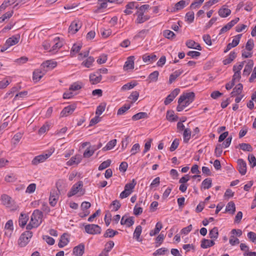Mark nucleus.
I'll use <instances>...</instances> for the list:
<instances>
[{
	"mask_svg": "<svg viewBox=\"0 0 256 256\" xmlns=\"http://www.w3.org/2000/svg\"><path fill=\"white\" fill-rule=\"evenodd\" d=\"M194 94L192 92L184 93L178 100V106L176 110L178 112L182 111L188 106L194 100Z\"/></svg>",
	"mask_w": 256,
	"mask_h": 256,
	"instance_id": "f257e3e1",
	"label": "nucleus"
},
{
	"mask_svg": "<svg viewBox=\"0 0 256 256\" xmlns=\"http://www.w3.org/2000/svg\"><path fill=\"white\" fill-rule=\"evenodd\" d=\"M42 218L43 214L42 212L38 210H34L31 215L30 221L26 226V229L30 230L37 228L42 224Z\"/></svg>",
	"mask_w": 256,
	"mask_h": 256,
	"instance_id": "f03ea898",
	"label": "nucleus"
},
{
	"mask_svg": "<svg viewBox=\"0 0 256 256\" xmlns=\"http://www.w3.org/2000/svg\"><path fill=\"white\" fill-rule=\"evenodd\" d=\"M0 200L4 205L12 210H16L18 208V206L14 200L7 194H2L0 197Z\"/></svg>",
	"mask_w": 256,
	"mask_h": 256,
	"instance_id": "7ed1b4c3",
	"label": "nucleus"
},
{
	"mask_svg": "<svg viewBox=\"0 0 256 256\" xmlns=\"http://www.w3.org/2000/svg\"><path fill=\"white\" fill-rule=\"evenodd\" d=\"M82 187L83 182L82 181H79L78 182L74 184L68 193V197H71L78 194H79L80 196L83 195L84 191L82 190Z\"/></svg>",
	"mask_w": 256,
	"mask_h": 256,
	"instance_id": "20e7f679",
	"label": "nucleus"
},
{
	"mask_svg": "<svg viewBox=\"0 0 256 256\" xmlns=\"http://www.w3.org/2000/svg\"><path fill=\"white\" fill-rule=\"evenodd\" d=\"M32 236V232L30 230L24 232L20 236L18 244L20 247H24L29 242Z\"/></svg>",
	"mask_w": 256,
	"mask_h": 256,
	"instance_id": "39448f33",
	"label": "nucleus"
},
{
	"mask_svg": "<svg viewBox=\"0 0 256 256\" xmlns=\"http://www.w3.org/2000/svg\"><path fill=\"white\" fill-rule=\"evenodd\" d=\"M54 152V149H50L48 150L47 153L35 156L32 161V165L36 166L38 164L44 162L48 159Z\"/></svg>",
	"mask_w": 256,
	"mask_h": 256,
	"instance_id": "423d86ee",
	"label": "nucleus"
},
{
	"mask_svg": "<svg viewBox=\"0 0 256 256\" xmlns=\"http://www.w3.org/2000/svg\"><path fill=\"white\" fill-rule=\"evenodd\" d=\"M85 232L90 234H98L101 233V228L98 224H88L84 226Z\"/></svg>",
	"mask_w": 256,
	"mask_h": 256,
	"instance_id": "0eeeda50",
	"label": "nucleus"
},
{
	"mask_svg": "<svg viewBox=\"0 0 256 256\" xmlns=\"http://www.w3.org/2000/svg\"><path fill=\"white\" fill-rule=\"evenodd\" d=\"M62 40L60 39L59 37H55L52 41H51L52 44V52H57L63 46Z\"/></svg>",
	"mask_w": 256,
	"mask_h": 256,
	"instance_id": "6e6552de",
	"label": "nucleus"
},
{
	"mask_svg": "<svg viewBox=\"0 0 256 256\" xmlns=\"http://www.w3.org/2000/svg\"><path fill=\"white\" fill-rule=\"evenodd\" d=\"M114 0H98V5L95 12L98 13L104 12V10L108 6V2H112Z\"/></svg>",
	"mask_w": 256,
	"mask_h": 256,
	"instance_id": "1a4fd4ad",
	"label": "nucleus"
},
{
	"mask_svg": "<svg viewBox=\"0 0 256 256\" xmlns=\"http://www.w3.org/2000/svg\"><path fill=\"white\" fill-rule=\"evenodd\" d=\"M190 0H181L176 2L171 10L172 12H177L184 8L190 4Z\"/></svg>",
	"mask_w": 256,
	"mask_h": 256,
	"instance_id": "9d476101",
	"label": "nucleus"
},
{
	"mask_svg": "<svg viewBox=\"0 0 256 256\" xmlns=\"http://www.w3.org/2000/svg\"><path fill=\"white\" fill-rule=\"evenodd\" d=\"M82 22L78 20L73 21L68 28V32L71 34H76L82 27Z\"/></svg>",
	"mask_w": 256,
	"mask_h": 256,
	"instance_id": "9b49d317",
	"label": "nucleus"
},
{
	"mask_svg": "<svg viewBox=\"0 0 256 256\" xmlns=\"http://www.w3.org/2000/svg\"><path fill=\"white\" fill-rule=\"evenodd\" d=\"M56 66L57 62H56L52 60H48L42 64L40 68L42 69L44 72H46L53 69Z\"/></svg>",
	"mask_w": 256,
	"mask_h": 256,
	"instance_id": "f8f14e48",
	"label": "nucleus"
},
{
	"mask_svg": "<svg viewBox=\"0 0 256 256\" xmlns=\"http://www.w3.org/2000/svg\"><path fill=\"white\" fill-rule=\"evenodd\" d=\"M14 229L13 222L12 220H8L4 226V234L8 237H10Z\"/></svg>",
	"mask_w": 256,
	"mask_h": 256,
	"instance_id": "ddd939ff",
	"label": "nucleus"
},
{
	"mask_svg": "<svg viewBox=\"0 0 256 256\" xmlns=\"http://www.w3.org/2000/svg\"><path fill=\"white\" fill-rule=\"evenodd\" d=\"M20 38V34L13 36L6 40L5 45L7 48L14 46L18 42Z\"/></svg>",
	"mask_w": 256,
	"mask_h": 256,
	"instance_id": "4468645a",
	"label": "nucleus"
},
{
	"mask_svg": "<svg viewBox=\"0 0 256 256\" xmlns=\"http://www.w3.org/2000/svg\"><path fill=\"white\" fill-rule=\"evenodd\" d=\"M238 169L242 175H244L246 172V164L242 159H238L237 162Z\"/></svg>",
	"mask_w": 256,
	"mask_h": 256,
	"instance_id": "2eb2a0df",
	"label": "nucleus"
},
{
	"mask_svg": "<svg viewBox=\"0 0 256 256\" xmlns=\"http://www.w3.org/2000/svg\"><path fill=\"white\" fill-rule=\"evenodd\" d=\"M134 56H130L127 58L126 62L124 66V69L125 70H128L134 68Z\"/></svg>",
	"mask_w": 256,
	"mask_h": 256,
	"instance_id": "dca6fc26",
	"label": "nucleus"
},
{
	"mask_svg": "<svg viewBox=\"0 0 256 256\" xmlns=\"http://www.w3.org/2000/svg\"><path fill=\"white\" fill-rule=\"evenodd\" d=\"M120 224L122 225H125L127 227H130L134 224V218L132 216H128L126 215L122 216Z\"/></svg>",
	"mask_w": 256,
	"mask_h": 256,
	"instance_id": "f3484780",
	"label": "nucleus"
},
{
	"mask_svg": "<svg viewBox=\"0 0 256 256\" xmlns=\"http://www.w3.org/2000/svg\"><path fill=\"white\" fill-rule=\"evenodd\" d=\"M102 79V75L98 72L91 74L90 75V80L92 84H95L99 83Z\"/></svg>",
	"mask_w": 256,
	"mask_h": 256,
	"instance_id": "a211bd4d",
	"label": "nucleus"
},
{
	"mask_svg": "<svg viewBox=\"0 0 256 256\" xmlns=\"http://www.w3.org/2000/svg\"><path fill=\"white\" fill-rule=\"evenodd\" d=\"M218 13L221 18H226L230 14L231 10L228 8L227 6L224 5L220 8Z\"/></svg>",
	"mask_w": 256,
	"mask_h": 256,
	"instance_id": "6ab92c4d",
	"label": "nucleus"
},
{
	"mask_svg": "<svg viewBox=\"0 0 256 256\" xmlns=\"http://www.w3.org/2000/svg\"><path fill=\"white\" fill-rule=\"evenodd\" d=\"M254 62L252 60H248L245 66L244 70H243L242 75L244 76H248L254 66Z\"/></svg>",
	"mask_w": 256,
	"mask_h": 256,
	"instance_id": "aec40b11",
	"label": "nucleus"
},
{
	"mask_svg": "<svg viewBox=\"0 0 256 256\" xmlns=\"http://www.w3.org/2000/svg\"><path fill=\"white\" fill-rule=\"evenodd\" d=\"M70 242L69 236L67 234H64L60 237L58 246L60 248H63L66 246Z\"/></svg>",
	"mask_w": 256,
	"mask_h": 256,
	"instance_id": "412c9836",
	"label": "nucleus"
},
{
	"mask_svg": "<svg viewBox=\"0 0 256 256\" xmlns=\"http://www.w3.org/2000/svg\"><path fill=\"white\" fill-rule=\"evenodd\" d=\"M58 198V195L56 191L52 190L50 192V196L49 198L50 204L52 206H54L56 203Z\"/></svg>",
	"mask_w": 256,
	"mask_h": 256,
	"instance_id": "4be33fe9",
	"label": "nucleus"
},
{
	"mask_svg": "<svg viewBox=\"0 0 256 256\" xmlns=\"http://www.w3.org/2000/svg\"><path fill=\"white\" fill-rule=\"evenodd\" d=\"M84 251V246L80 244L73 249V254L76 256H82Z\"/></svg>",
	"mask_w": 256,
	"mask_h": 256,
	"instance_id": "5701e85b",
	"label": "nucleus"
},
{
	"mask_svg": "<svg viewBox=\"0 0 256 256\" xmlns=\"http://www.w3.org/2000/svg\"><path fill=\"white\" fill-rule=\"evenodd\" d=\"M28 216L24 213L22 212L18 218V224L20 227L24 228L28 220Z\"/></svg>",
	"mask_w": 256,
	"mask_h": 256,
	"instance_id": "b1692460",
	"label": "nucleus"
},
{
	"mask_svg": "<svg viewBox=\"0 0 256 256\" xmlns=\"http://www.w3.org/2000/svg\"><path fill=\"white\" fill-rule=\"evenodd\" d=\"M75 110V107L74 106H68L64 108L60 112V116L64 117L67 116L72 114Z\"/></svg>",
	"mask_w": 256,
	"mask_h": 256,
	"instance_id": "393cba45",
	"label": "nucleus"
},
{
	"mask_svg": "<svg viewBox=\"0 0 256 256\" xmlns=\"http://www.w3.org/2000/svg\"><path fill=\"white\" fill-rule=\"evenodd\" d=\"M138 4L136 2H131L128 3L126 6V10H124V12L126 14H130L132 12V10L134 8H137Z\"/></svg>",
	"mask_w": 256,
	"mask_h": 256,
	"instance_id": "a878e982",
	"label": "nucleus"
},
{
	"mask_svg": "<svg viewBox=\"0 0 256 256\" xmlns=\"http://www.w3.org/2000/svg\"><path fill=\"white\" fill-rule=\"evenodd\" d=\"M82 160L81 156L80 154H76L70 158V159L66 162V164L71 166L74 164H78Z\"/></svg>",
	"mask_w": 256,
	"mask_h": 256,
	"instance_id": "bb28decb",
	"label": "nucleus"
},
{
	"mask_svg": "<svg viewBox=\"0 0 256 256\" xmlns=\"http://www.w3.org/2000/svg\"><path fill=\"white\" fill-rule=\"evenodd\" d=\"M44 72L42 69H37L33 72V80L36 82L39 81L43 76Z\"/></svg>",
	"mask_w": 256,
	"mask_h": 256,
	"instance_id": "cd10ccee",
	"label": "nucleus"
},
{
	"mask_svg": "<svg viewBox=\"0 0 256 256\" xmlns=\"http://www.w3.org/2000/svg\"><path fill=\"white\" fill-rule=\"evenodd\" d=\"M94 62V59L92 56H88L82 61L81 65L86 68H90L92 66Z\"/></svg>",
	"mask_w": 256,
	"mask_h": 256,
	"instance_id": "c85d7f7f",
	"label": "nucleus"
},
{
	"mask_svg": "<svg viewBox=\"0 0 256 256\" xmlns=\"http://www.w3.org/2000/svg\"><path fill=\"white\" fill-rule=\"evenodd\" d=\"M157 59V57L156 55L154 54H145L142 56V60L144 62L152 63L154 61H156Z\"/></svg>",
	"mask_w": 256,
	"mask_h": 256,
	"instance_id": "c756f323",
	"label": "nucleus"
},
{
	"mask_svg": "<svg viewBox=\"0 0 256 256\" xmlns=\"http://www.w3.org/2000/svg\"><path fill=\"white\" fill-rule=\"evenodd\" d=\"M186 46L190 48L196 49L199 50H202V47L198 43L192 40H188L186 42Z\"/></svg>",
	"mask_w": 256,
	"mask_h": 256,
	"instance_id": "7c9ffc66",
	"label": "nucleus"
},
{
	"mask_svg": "<svg viewBox=\"0 0 256 256\" xmlns=\"http://www.w3.org/2000/svg\"><path fill=\"white\" fill-rule=\"evenodd\" d=\"M158 72L156 70L154 71L149 74L146 80H148V82H156L158 80Z\"/></svg>",
	"mask_w": 256,
	"mask_h": 256,
	"instance_id": "2f4dec72",
	"label": "nucleus"
},
{
	"mask_svg": "<svg viewBox=\"0 0 256 256\" xmlns=\"http://www.w3.org/2000/svg\"><path fill=\"white\" fill-rule=\"evenodd\" d=\"M183 70H176L170 76L169 82L172 84L174 82L181 74H182Z\"/></svg>",
	"mask_w": 256,
	"mask_h": 256,
	"instance_id": "473e14b6",
	"label": "nucleus"
},
{
	"mask_svg": "<svg viewBox=\"0 0 256 256\" xmlns=\"http://www.w3.org/2000/svg\"><path fill=\"white\" fill-rule=\"evenodd\" d=\"M95 152V148L90 146L84 152V157L88 158L92 156Z\"/></svg>",
	"mask_w": 256,
	"mask_h": 256,
	"instance_id": "72a5a7b5",
	"label": "nucleus"
},
{
	"mask_svg": "<svg viewBox=\"0 0 256 256\" xmlns=\"http://www.w3.org/2000/svg\"><path fill=\"white\" fill-rule=\"evenodd\" d=\"M214 242L213 240H210L207 239H204L202 241L201 247L203 248H207L210 246H212L214 244Z\"/></svg>",
	"mask_w": 256,
	"mask_h": 256,
	"instance_id": "f704fd0d",
	"label": "nucleus"
},
{
	"mask_svg": "<svg viewBox=\"0 0 256 256\" xmlns=\"http://www.w3.org/2000/svg\"><path fill=\"white\" fill-rule=\"evenodd\" d=\"M236 54L235 52H231L228 57L223 60L224 64L226 65L231 63L236 58Z\"/></svg>",
	"mask_w": 256,
	"mask_h": 256,
	"instance_id": "c9c22d12",
	"label": "nucleus"
},
{
	"mask_svg": "<svg viewBox=\"0 0 256 256\" xmlns=\"http://www.w3.org/2000/svg\"><path fill=\"white\" fill-rule=\"evenodd\" d=\"M191 134L192 131L190 128H186V129H184L183 132L184 142L187 143L190 140Z\"/></svg>",
	"mask_w": 256,
	"mask_h": 256,
	"instance_id": "e433bc0d",
	"label": "nucleus"
},
{
	"mask_svg": "<svg viewBox=\"0 0 256 256\" xmlns=\"http://www.w3.org/2000/svg\"><path fill=\"white\" fill-rule=\"evenodd\" d=\"M162 226L160 222H158L156 224L155 228L152 230L150 232V235L151 236H154L159 233L160 231L162 228Z\"/></svg>",
	"mask_w": 256,
	"mask_h": 256,
	"instance_id": "4c0bfd02",
	"label": "nucleus"
},
{
	"mask_svg": "<svg viewBox=\"0 0 256 256\" xmlns=\"http://www.w3.org/2000/svg\"><path fill=\"white\" fill-rule=\"evenodd\" d=\"M185 21L188 24L192 23L194 18V14L192 11H190L186 13L185 16Z\"/></svg>",
	"mask_w": 256,
	"mask_h": 256,
	"instance_id": "58836bf2",
	"label": "nucleus"
},
{
	"mask_svg": "<svg viewBox=\"0 0 256 256\" xmlns=\"http://www.w3.org/2000/svg\"><path fill=\"white\" fill-rule=\"evenodd\" d=\"M16 0H4L0 6V11L4 10L8 6L14 4Z\"/></svg>",
	"mask_w": 256,
	"mask_h": 256,
	"instance_id": "ea45409f",
	"label": "nucleus"
},
{
	"mask_svg": "<svg viewBox=\"0 0 256 256\" xmlns=\"http://www.w3.org/2000/svg\"><path fill=\"white\" fill-rule=\"evenodd\" d=\"M116 144V140L114 139L108 142L106 146H104L102 150L104 151L112 150Z\"/></svg>",
	"mask_w": 256,
	"mask_h": 256,
	"instance_id": "a19ab883",
	"label": "nucleus"
},
{
	"mask_svg": "<svg viewBox=\"0 0 256 256\" xmlns=\"http://www.w3.org/2000/svg\"><path fill=\"white\" fill-rule=\"evenodd\" d=\"M148 117V114L144 112H138L132 116L133 120H138L142 118H146Z\"/></svg>",
	"mask_w": 256,
	"mask_h": 256,
	"instance_id": "79ce46f5",
	"label": "nucleus"
},
{
	"mask_svg": "<svg viewBox=\"0 0 256 256\" xmlns=\"http://www.w3.org/2000/svg\"><path fill=\"white\" fill-rule=\"evenodd\" d=\"M142 228L140 226H138L136 227L134 232V238L137 241L140 242L141 240L140 238V234L142 233Z\"/></svg>",
	"mask_w": 256,
	"mask_h": 256,
	"instance_id": "37998d69",
	"label": "nucleus"
},
{
	"mask_svg": "<svg viewBox=\"0 0 256 256\" xmlns=\"http://www.w3.org/2000/svg\"><path fill=\"white\" fill-rule=\"evenodd\" d=\"M242 88V85L241 84H239L236 85V87L233 89V90L231 93L232 96H234L238 94H241Z\"/></svg>",
	"mask_w": 256,
	"mask_h": 256,
	"instance_id": "c03bdc74",
	"label": "nucleus"
},
{
	"mask_svg": "<svg viewBox=\"0 0 256 256\" xmlns=\"http://www.w3.org/2000/svg\"><path fill=\"white\" fill-rule=\"evenodd\" d=\"M212 179L210 178H207L203 180L202 183V188L208 189L212 186Z\"/></svg>",
	"mask_w": 256,
	"mask_h": 256,
	"instance_id": "a18cd8bd",
	"label": "nucleus"
},
{
	"mask_svg": "<svg viewBox=\"0 0 256 256\" xmlns=\"http://www.w3.org/2000/svg\"><path fill=\"white\" fill-rule=\"evenodd\" d=\"M226 210L233 214L236 210L235 204L232 202H229L226 206Z\"/></svg>",
	"mask_w": 256,
	"mask_h": 256,
	"instance_id": "49530a36",
	"label": "nucleus"
},
{
	"mask_svg": "<svg viewBox=\"0 0 256 256\" xmlns=\"http://www.w3.org/2000/svg\"><path fill=\"white\" fill-rule=\"evenodd\" d=\"M166 118L170 122H174L177 119V117L175 116L174 112L172 110L167 111Z\"/></svg>",
	"mask_w": 256,
	"mask_h": 256,
	"instance_id": "de8ad7c7",
	"label": "nucleus"
},
{
	"mask_svg": "<svg viewBox=\"0 0 256 256\" xmlns=\"http://www.w3.org/2000/svg\"><path fill=\"white\" fill-rule=\"evenodd\" d=\"M246 61L239 62L234 64L233 66V71L236 72L240 73V71L244 66V63Z\"/></svg>",
	"mask_w": 256,
	"mask_h": 256,
	"instance_id": "09e8293b",
	"label": "nucleus"
},
{
	"mask_svg": "<svg viewBox=\"0 0 256 256\" xmlns=\"http://www.w3.org/2000/svg\"><path fill=\"white\" fill-rule=\"evenodd\" d=\"M204 0H195L190 4V8L192 10L199 8Z\"/></svg>",
	"mask_w": 256,
	"mask_h": 256,
	"instance_id": "8fccbe9b",
	"label": "nucleus"
},
{
	"mask_svg": "<svg viewBox=\"0 0 256 256\" xmlns=\"http://www.w3.org/2000/svg\"><path fill=\"white\" fill-rule=\"evenodd\" d=\"M136 180L134 179H133L131 182H130L128 183H127L125 185L124 188H126L128 190L132 192L133 190L134 189L136 185Z\"/></svg>",
	"mask_w": 256,
	"mask_h": 256,
	"instance_id": "3c124183",
	"label": "nucleus"
},
{
	"mask_svg": "<svg viewBox=\"0 0 256 256\" xmlns=\"http://www.w3.org/2000/svg\"><path fill=\"white\" fill-rule=\"evenodd\" d=\"M210 238L214 240H216L218 236V229L217 228L214 227L211 230L209 233Z\"/></svg>",
	"mask_w": 256,
	"mask_h": 256,
	"instance_id": "603ef678",
	"label": "nucleus"
},
{
	"mask_svg": "<svg viewBox=\"0 0 256 256\" xmlns=\"http://www.w3.org/2000/svg\"><path fill=\"white\" fill-rule=\"evenodd\" d=\"M139 12V14H138V18L136 20V23L141 24V23L144 22L145 21H146L148 20V18H146V16H144V15L143 12Z\"/></svg>",
	"mask_w": 256,
	"mask_h": 256,
	"instance_id": "864d4df0",
	"label": "nucleus"
},
{
	"mask_svg": "<svg viewBox=\"0 0 256 256\" xmlns=\"http://www.w3.org/2000/svg\"><path fill=\"white\" fill-rule=\"evenodd\" d=\"M136 86V82H130L124 84L121 88L122 91H126L134 88Z\"/></svg>",
	"mask_w": 256,
	"mask_h": 256,
	"instance_id": "5fc2aeb1",
	"label": "nucleus"
},
{
	"mask_svg": "<svg viewBox=\"0 0 256 256\" xmlns=\"http://www.w3.org/2000/svg\"><path fill=\"white\" fill-rule=\"evenodd\" d=\"M118 232L112 229H108L104 234L105 238H112L117 234Z\"/></svg>",
	"mask_w": 256,
	"mask_h": 256,
	"instance_id": "6e6d98bb",
	"label": "nucleus"
},
{
	"mask_svg": "<svg viewBox=\"0 0 256 256\" xmlns=\"http://www.w3.org/2000/svg\"><path fill=\"white\" fill-rule=\"evenodd\" d=\"M120 206L121 205L119 201L115 200L112 202L110 207L112 208V211L116 212L120 208Z\"/></svg>",
	"mask_w": 256,
	"mask_h": 256,
	"instance_id": "4d7b16f0",
	"label": "nucleus"
},
{
	"mask_svg": "<svg viewBox=\"0 0 256 256\" xmlns=\"http://www.w3.org/2000/svg\"><path fill=\"white\" fill-rule=\"evenodd\" d=\"M11 79L10 78H6L0 82V88L3 89L6 88L11 82Z\"/></svg>",
	"mask_w": 256,
	"mask_h": 256,
	"instance_id": "13d9d810",
	"label": "nucleus"
},
{
	"mask_svg": "<svg viewBox=\"0 0 256 256\" xmlns=\"http://www.w3.org/2000/svg\"><path fill=\"white\" fill-rule=\"evenodd\" d=\"M50 125L48 123L44 124L38 130L39 134H42L49 130Z\"/></svg>",
	"mask_w": 256,
	"mask_h": 256,
	"instance_id": "bf43d9fd",
	"label": "nucleus"
},
{
	"mask_svg": "<svg viewBox=\"0 0 256 256\" xmlns=\"http://www.w3.org/2000/svg\"><path fill=\"white\" fill-rule=\"evenodd\" d=\"M106 108V104L103 103L100 104L96 108V114L98 116L101 115L102 113L104 111Z\"/></svg>",
	"mask_w": 256,
	"mask_h": 256,
	"instance_id": "052dcab7",
	"label": "nucleus"
},
{
	"mask_svg": "<svg viewBox=\"0 0 256 256\" xmlns=\"http://www.w3.org/2000/svg\"><path fill=\"white\" fill-rule=\"evenodd\" d=\"M248 160L252 168L256 166V158L252 154H250L248 156Z\"/></svg>",
	"mask_w": 256,
	"mask_h": 256,
	"instance_id": "680f3d73",
	"label": "nucleus"
},
{
	"mask_svg": "<svg viewBox=\"0 0 256 256\" xmlns=\"http://www.w3.org/2000/svg\"><path fill=\"white\" fill-rule=\"evenodd\" d=\"M111 164V160H108L106 161L102 162L98 167L99 170H102L108 167Z\"/></svg>",
	"mask_w": 256,
	"mask_h": 256,
	"instance_id": "e2e57ef3",
	"label": "nucleus"
},
{
	"mask_svg": "<svg viewBox=\"0 0 256 256\" xmlns=\"http://www.w3.org/2000/svg\"><path fill=\"white\" fill-rule=\"evenodd\" d=\"M240 147L244 151L251 152L252 150V146L248 144L242 143L240 144Z\"/></svg>",
	"mask_w": 256,
	"mask_h": 256,
	"instance_id": "0e129e2a",
	"label": "nucleus"
},
{
	"mask_svg": "<svg viewBox=\"0 0 256 256\" xmlns=\"http://www.w3.org/2000/svg\"><path fill=\"white\" fill-rule=\"evenodd\" d=\"M163 36L167 38L170 39L175 36L174 32L170 30H164L163 32Z\"/></svg>",
	"mask_w": 256,
	"mask_h": 256,
	"instance_id": "69168bd1",
	"label": "nucleus"
},
{
	"mask_svg": "<svg viewBox=\"0 0 256 256\" xmlns=\"http://www.w3.org/2000/svg\"><path fill=\"white\" fill-rule=\"evenodd\" d=\"M82 48V46L80 44H74L71 50V54H75L78 52Z\"/></svg>",
	"mask_w": 256,
	"mask_h": 256,
	"instance_id": "338daca9",
	"label": "nucleus"
},
{
	"mask_svg": "<svg viewBox=\"0 0 256 256\" xmlns=\"http://www.w3.org/2000/svg\"><path fill=\"white\" fill-rule=\"evenodd\" d=\"M100 32L101 35L104 38H108L112 33L110 29L101 28Z\"/></svg>",
	"mask_w": 256,
	"mask_h": 256,
	"instance_id": "774afa93",
	"label": "nucleus"
}]
</instances>
